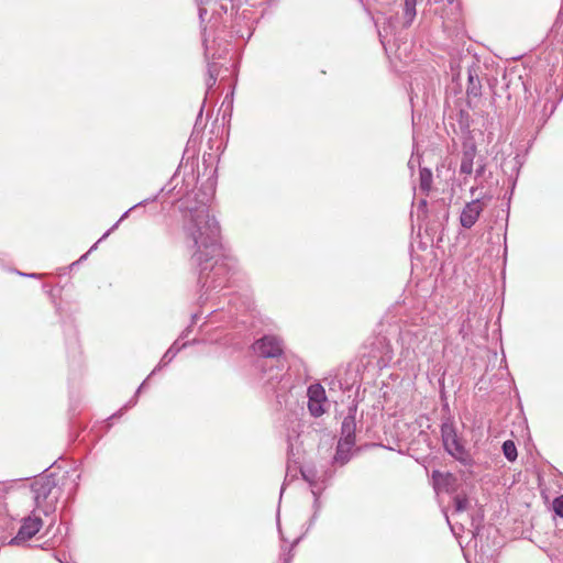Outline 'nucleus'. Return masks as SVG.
Wrapping results in <instances>:
<instances>
[{
  "instance_id": "f257e3e1",
  "label": "nucleus",
  "mask_w": 563,
  "mask_h": 563,
  "mask_svg": "<svg viewBox=\"0 0 563 563\" xmlns=\"http://www.w3.org/2000/svg\"><path fill=\"white\" fill-rule=\"evenodd\" d=\"M184 231L196 249L194 262L200 266L198 282L207 290L222 288L228 282L229 267L223 261L209 262L221 252L220 225L206 205L188 209L184 216Z\"/></svg>"
},
{
  "instance_id": "f03ea898",
  "label": "nucleus",
  "mask_w": 563,
  "mask_h": 563,
  "mask_svg": "<svg viewBox=\"0 0 563 563\" xmlns=\"http://www.w3.org/2000/svg\"><path fill=\"white\" fill-rule=\"evenodd\" d=\"M57 484L54 474L40 476L31 484L35 509L45 516L53 514L56 509V504L60 497V488Z\"/></svg>"
},
{
  "instance_id": "7ed1b4c3",
  "label": "nucleus",
  "mask_w": 563,
  "mask_h": 563,
  "mask_svg": "<svg viewBox=\"0 0 563 563\" xmlns=\"http://www.w3.org/2000/svg\"><path fill=\"white\" fill-rule=\"evenodd\" d=\"M352 419L351 413L344 418L342 422V434L344 435L343 440L338 442L336 453L334 455V464L344 465L351 459L352 452V429L350 427V420Z\"/></svg>"
},
{
  "instance_id": "20e7f679",
  "label": "nucleus",
  "mask_w": 563,
  "mask_h": 563,
  "mask_svg": "<svg viewBox=\"0 0 563 563\" xmlns=\"http://www.w3.org/2000/svg\"><path fill=\"white\" fill-rule=\"evenodd\" d=\"M43 527V520L38 516H29L23 518L22 525L16 536L10 541V544L21 545L32 539Z\"/></svg>"
},
{
  "instance_id": "39448f33",
  "label": "nucleus",
  "mask_w": 563,
  "mask_h": 563,
  "mask_svg": "<svg viewBox=\"0 0 563 563\" xmlns=\"http://www.w3.org/2000/svg\"><path fill=\"white\" fill-rule=\"evenodd\" d=\"M254 352L266 358H277L283 354L282 341L275 335H265L253 344Z\"/></svg>"
},
{
  "instance_id": "423d86ee",
  "label": "nucleus",
  "mask_w": 563,
  "mask_h": 563,
  "mask_svg": "<svg viewBox=\"0 0 563 563\" xmlns=\"http://www.w3.org/2000/svg\"><path fill=\"white\" fill-rule=\"evenodd\" d=\"M484 203L479 199H475L468 202L462 213H461V224L462 227L470 229L477 221L481 212L483 211Z\"/></svg>"
},
{
  "instance_id": "0eeeda50",
  "label": "nucleus",
  "mask_w": 563,
  "mask_h": 563,
  "mask_svg": "<svg viewBox=\"0 0 563 563\" xmlns=\"http://www.w3.org/2000/svg\"><path fill=\"white\" fill-rule=\"evenodd\" d=\"M443 443L446 451L456 460L465 461L466 453L463 445L457 440L455 432L450 429L443 430Z\"/></svg>"
},
{
  "instance_id": "6e6552de",
  "label": "nucleus",
  "mask_w": 563,
  "mask_h": 563,
  "mask_svg": "<svg viewBox=\"0 0 563 563\" xmlns=\"http://www.w3.org/2000/svg\"><path fill=\"white\" fill-rule=\"evenodd\" d=\"M432 479L434 484V488L437 490L449 492L451 486L455 482V478L450 473H441L439 471H434L432 473Z\"/></svg>"
},
{
  "instance_id": "1a4fd4ad",
  "label": "nucleus",
  "mask_w": 563,
  "mask_h": 563,
  "mask_svg": "<svg viewBox=\"0 0 563 563\" xmlns=\"http://www.w3.org/2000/svg\"><path fill=\"white\" fill-rule=\"evenodd\" d=\"M417 0H405L404 4V25L409 26L416 16Z\"/></svg>"
},
{
  "instance_id": "9d476101",
  "label": "nucleus",
  "mask_w": 563,
  "mask_h": 563,
  "mask_svg": "<svg viewBox=\"0 0 563 563\" xmlns=\"http://www.w3.org/2000/svg\"><path fill=\"white\" fill-rule=\"evenodd\" d=\"M307 395L309 400H325V393L320 384H313L309 386Z\"/></svg>"
},
{
  "instance_id": "9b49d317",
  "label": "nucleus",
  "mask_w": 563,
  "mask_h": 563,
  "mask_svg": "<svg viewBox=\"0 0 563 563\" xmlns=\"http://www.w3.org/2000/svg\"><path fill=\"white\" fill-rule=\"evenodd\" d=\"M432 183V174L429 169L422 168L420 170V188L423 191H429Z\"/></svg>"
},
{
  "instance_id": "f8f14e48",
  "label": "nucleus",
  "mask_w": 563,
  "mask_h": 563,
  "mask_svg": "<svg viewBox=\"0 0 563 563\" xmlns=\"http://www.w3.org/2000/svg\"><path fill=\"white\" fill-rule=\"evenodd\" d=\"M473 152H466L461 163V172L464 174H471L473 169Z\"/></svg>"
},
{
  "instance_id": "ddd939ff",
  "label": "nucleus",
  "mask_w": 563,
  "mask_h": 563,
  "mask_svg": "<svg viewBox=\"0 0 563 563\" xmlns=\"http://www.w3.org/2000/svg\"><path fill=\"white\" fill-rule=\"evenodd\" d=\"M308 409L313 417H320L324 412L323 401L308 399Z\"/></svg>"
},
{
  "instance_id": "4468645a",
  "label": "nucleus",
  "mask_w": 563,
  "mask_h": 563,
  "mask_svg": "<svg viewBox=\"0 0 563 563\" xmlns=\"http://www.w3.org/2000/svg\"><path fill=\"white\" fill-rule=\"evenodd\" d=\"M503 451H504V454L505 456L509 460V461H515L516 457H517V449H516V445L512 441H505L504 444H503Z\"/></svg>"
},
{
  "instance_id": "2eb2a0df",
  "label": "nucleus",
  "mask_w": 563,
  "mask_h": 563,
  "mask_svg": "<svg viewBox=\"0 0 563 563\" xmlns=\"http://www.w3.org/2000/svg\"><path fill=\"white\" fill-rule=\"evenodd\" d=\"M454 504L456 511H464L467 508L468 500L466 497L456 496L454 498Z\"/></svg>"
},
{
  "instance_id": "dca6fc26",
  "label": "nucleus",
  "mask_w": 563,
  "mask_h": 563,
  "mask_svg": "<svg viewBox=\"0 0 563 563\" xmlns=\"http://www.w3.org/2000/svg\"><path fill=\"white\" fill-rule=\"evenodd\" d=\"M553 509L558 516L563 518V495L554 499Z\"/></svg>"
},
{
  "instance_id": "f3484780",
  "label": "nucleus",
  "mask_w": 563,
  "mask_h": 563,
  "mask_svg": "<svg viewBox=\"0 0 563 563\" xmlns=\"http://www.w3.org/2000/svg\"><path fill=\"white\" fill-rule=\"evenodd\" d=\"M216 81H217V74L212 69V67H209L208 68V77L206 79V85H207L208 89L212 88L214 86Z\"/></svg>"
},
{
  "instance_id": "a211bd4d",
  "label": "nucleus",
  "mask_w": 563,
  "mask_h": 563,
  "mask_svg": "<svg viewBox=\"0 0 563 563\" xmlns=\"http://www.w3.org/2000/svg\"><path fill=\"white\" fill-rule=\"evenodd\" d=\"M301 474L306 481H308L310 483L314 481V475L312 474V472L309 468H302Z\"/></svg>"
},
{
  "instance_id": "6ab92c4d",
  "label": "nucleus",
  "mask_w": 563,
  "mask_h": 563,
  "mask_svg": "<svg viewBox=\"0 0 563 563\" xmlns=\"http://www.w3.org/2000/svg\"><path fill=\"white\" fill-rule=\"evenodd\" d=\"M132 209H133V208H131L129 211H126V212H124V213H123V216L120 218V220H119V221H118V222H117V223L111 228V231L118 228L119 223L128 217L129 212H130ZM109 233H110V230H109V231H108V232H107L102 238L108 236V235H109Z\"/></svg>"
},
{
  "instance_id": "aec40b11",
  "label": "nucleus",
  "mask_w": 563,
  "mask_h": 563,
  "mask_svg": "<svg viewBox=\"0 0 563 563\" xmlns=\"http://www.w3.org/2000/svg\"><path fill=\"white\" fill-rule=\"evenodd\" d=\"M169 354H170V351H167L165 353V355L163 356L162 362H166L167 360L168 361L172 360L173 356H170Z\"/></svg>"
},
{
  "instance_id": "412c9836",
  "label": "nucleus",
  "mask_w": 563,
  "mask_h": 563,
  "mask_svg": "<svg viewBox=\"0 0 563 563\" xmlns=\"http://www.w3.org/2000/svg\"><path fill=\"white\" fill-rule=\"evenodd\" d=\"M144 385H145V382H144L142 385H140V387H139V389H137V393H140V391H141V389L144 387Z\"/></svg>"
}]
</instances>
